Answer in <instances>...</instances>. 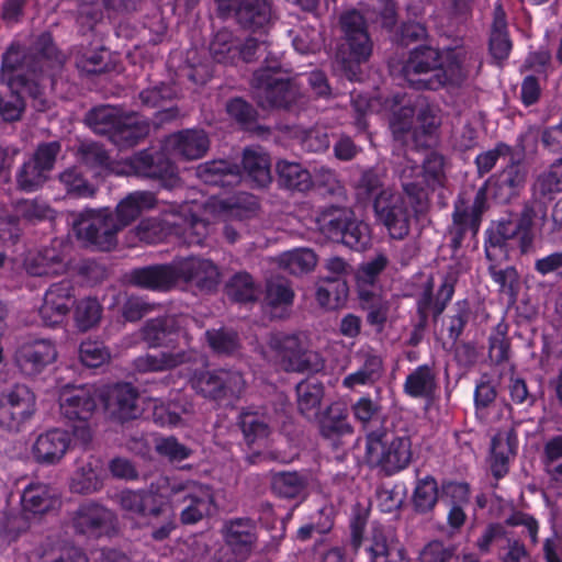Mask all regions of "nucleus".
Wrapping results in <instances>:
<instances>
[{"label":"nucleus","mask_w":562,"mask_h":562,"mask_svg":"<svg viewBox=\"0 0 562 562\" xmlns=\"http://www.w3.org/2000/svg\"><path fill=\"white\" fill-rule=\"evenodd\" d=\"M55 56L56 47L47 33L42 34L29 50L13 44L2 55L0 81L8 86V90L0 93V116L3 121L21 120L25 101L19 90L32 99V106L36 111L43 112L48 108L38 79L49 69Z\"/></svg>","instance_id":"1"},{"label":"nucleus","mask_w":562,"mask_h":562,"mask_svg":"<svg viewBox=\"0 0 562 562\" xmlns=\"http://www.w3.org/2000/svg\"><path fill=\"white\" fill-rule=\"evenodd\" d=\"M340 21L346 43L337 50L335 69L355 81L360 78V64L367 61L372 53L366 22H380L383 27L393 29L397 22L396 5L393 0H369L362 13L346 12Z\"/></svg>","instance_id":"2"},{"label":"nucleus","mask_w":562,"mask_h":562,"mask_svg":"<svg viewBox=\"0 0 562 562\" xmlns=\"http://www.w3.org/2000/svg\"><path fill=\"white\" fill-rule=\"evenodd\" d=\"M385 181L384 168L363 169L355 184L356 198L361 203L371 202L376 221L393 239H403L409 233V211L404 198L386 187Z\"/></svg>","instance_id":"3"},{"label":"nucleus","mask_w":562,"mask_h":562,"mask_svg":"<svg viewBox=\"0 0 562 562\" xmlns=\"http://www.w3.org/2000/svg\"><path fill=\"white\" fill-rule=\"evenodd\" d=\"M251 87L262 109L290 110L302 98L299 85L282 72L277 58H266L265 64L254 72Z\"/></svg>","instance_id":"4"},{"label":"nucleus","mask_w":562,"mask_h":562,"mask_svg":"<svg viewBox=\"0 0 562 562\" xmlns=\"http://www.w3.org/2000/svg\"><path fill=\"white\" fill-rule=\"evenodd\" d=\"M157 490L160 497L168 499L173 507L182 506L180 520L184 525L196 524L212 513L214 496L206 485L160 476Z\"/></svg>","instance_id":"5"},{"label":"nucleus","mask_w":562,"mask_h":562,"mask_svg":"<svg viewBox=\"0 0 562 562\" xmlns=\"http://www.w3.org/2000/svg\"><path fill=\"white\" fill-rule=\"evenodd\" d=\"M412 457V441L406 435L395 436L384 430H374L368 432L366 437L367 463L385 475L395 474L407 468Z\"/></svg>","instance_id":"6"},{"label":"nucleus","mask_w":562,"mask_h":562,"mask_svg":"<svg viewBox=\"0 0 562 562\" xmlns=\"http://www.w3.org/2000/svg\"><path fill=\"white\" fill-rule=\"evenodd\" d=\"M268 347L286 372H318L324 368V360L308 348L301 333H274L268 340Z\"/></svg>","instance_id":"7"},{"label":"nucleus","mask_w":562,"mask_h":562,"mask_svg":"<svg viewBox=\"0 0 562 562\" xmlns=\"http://www.w3.org/2000/svg\"><path fill=\"white\" fill-rule=\"evenodd\" d=\"M488 209L487 187H480L473 196L468 191L459 193L453 204L452 223L448 227L451 247L458 250L468 237H475L483 213Z\"/></svg>","instance_id":"8"},{"label":"nucleus","mask_w":562,"mask_h":562,"mask_svg":"<svg viewBox=\"0 0 562 562\" xmlns=\"http://www.w3.org/2000/svg\"><path fill=\"white\" fill-rule=\"evenodd\" d=\"M321 231L331 240L341 241L355 250H364L370 244V227L355 218L353 212L346 207L329 206L318 216Z\"/></svg>","instance_id":"9"},{"label":"nucleus","mask_w":562,"mask_h":562,"mask_svg":"<svg viewBox=\"0 0 562 562\" xmlns=\"http://www.w3.org/2000/svg\"><path fill=\"white\" fill-rule=\"evenodd\" d=\"M59 408L61 416L72 425V431L76 438L83 443L91 440V429L89 419L97 408V398L94 391L86 385L66 387L59 397Z\"/></svg>","instance_id":"10"},{"label":"nucleus","mask_w":562,"mask_h":562,"mask_svg":"<svg viewBox=\"0 0 562 562\" xmlns=\"http://www.w3.org/2000/svg\"><path fill=\"white\" fill-rule=\"evenodd\" d=\"M79 239L99 250H110L116 243L120 232L114 214L109 209L85 210L75 222Z\"/></svg>","instance_id":"11"},{"label":"nucleus","mask_w":562,"mask_h":562,"mask_svg":"<svg viewBox=\"0 0 562 562\" xmlns=\"http://www.w3.org/2000/svg\"><path fill=\"white\" fill-rule=\"evenodd\" d=\"M191 386L205 398L221 401L239 398L246 390V381L239 371L220 369L194 373Z\"/></svg>","instance_id":"12"},{"label":"nucleus","mask_w":562,"mask_h":562,"mask_svg":"<svg viewBox=\"0 0 562 562\" xmlns=\"http://www.w3.org/2000/svg\"><path fill=\"white\" fill-rule=\"evenodd\" d=\"M35 413V395L24 384H15L0 394V427L19 432Z\"/></svg>","instance_id":"13"},{"label":"nucleus","mask_w":562,"mask_h":562,"mask_svg":"<svg viewBox=\"0 0 562 562\" xmlns=\"http://www.w3.org/2000/svg\"><path fill=\"white\" fill-rule=\"evenodd\" d=\"M126 166L134 176L158 181L166 189L180 186L177 167L161 151L140 150L126 160Z\"/></svg>","instance_id":"14"},{"label":"nucleus","mask_w":562,"mask_h":562,"mask_svg":"<svg viewBox=\"0 0 562 562\" xmlns=\"http://www.w3.org/2000/svg\"><path fill=\"white\" fill-rule=\"evenodd\" d=\"M460 272L459 266H449L436 293L431 277L424 283L416 301L418 316L428 319L431 314L435 322L439 318L454 294Z\"/></svg>","instance_id":"15"},{"label":"nucleus","mask_w":562,"mask_h":562,"mask_svg":"<svg viewBox=\"0 0 562 562\" xmlns=\"http://www.w3.org/2000/svg\"><path fill=\"white\" fill-rule=\"evenodd\" d=\"M475 56L463 47L447 48L440 52L437 72L428 81L429 90H438L445 86H461L470 74Z\"/></svg>","instance_id":"16"},{"label":"nucleus","mask_w":562,"mask_h":562,"mask_svg":"<svg viewBox=\"0 0 562 562\" xmlns=\"http://www.w3.org/2000/svg\"><path fill=\"white\" fill-rule=\"evenodd\" d=\"M57 359V349L50 339L34 338L21 342L13 362L25 378H35Z\"/></svg>","instance_id":"17"},{"label":"nucleus","mask_w":562,"mask_h":562,"mask_svg":"<svg viewBox=\"0 0 562 562\" xmlns=\"http://www.w3.org/2000/svg\"><path fill=\"white\" fill-rule=\"evenodd\" d=\"M223 16H234L247 30L265 29L271 21L272 9L268 0H229L220 3Z\"/></svg>","instance_id":"18"},{"label":"nucleus","mask_w":562,"mask_h":562,"mask_svg":"<svg viewBox=\"0 0 562 562\" xmlns=\"http://www.w3.org/2000/svg\"><path fill=\"white\" fill-rule=\"evenodd\" d=\"M440 52L430 46H419L413 49L402 68L405 81L414 89L429 90L428 81L437 72Z\"/></svg>","instance_id":"19"},{"label":"nucleus","mask_w":562,"mask_h":562,"mask_svg":"<svg viewBox=\"0 0 562 562\" xmlns=\"http://www.w3.org/2000/svg\"><path fill=\"white\" fill-rule=\"evenodd\" d=\"M114 524V514L104 506L87 502L72 514L71 526L76 533L99 538L106 533Z\"/></svg>","instance_id":"20"},{"label":"nucleus","mask_w":562,"mask_h":562,"mask_svg":"<svg viewBox=\"0 0 562 562\" xmlns=\"http://www.w3.org/2000/svg\"><path fill=\"white\" fill-rule=\"evenodd\" d=\"M222 536L225 544L241 561L250 557L258 541L256 522L246 517L226 520Z\"/></svg>","instance_id":"21"},{"label":"nucleus","mask_w":562,"mask_h":562,"mask_svg":"<svg viewBox=\"0 0 562 562\" xmlns=\"http://www.w3.org/2000/svg\"><path fill=\"white\" fill-rule=\"evenodd\" d=\"M74 303V286L70 281L63 280L52 284L45 292L43 304L38 310L42 323L53 327L60 324L69 313Z\"/></svg>","instance_id":"22"},{"label":"nucleus","mask_w":562,"mask_h":562,"mask_svg":"<svg viewBox=\"0 0 562 562\" xmlns=\"http://www.w3.org/2000/svg\"><path fill=\"white\" fill-rule=\"evenodd\" d=\"M138 392L130 383H117L103 395L105 414L113 420L127 422L139 416Z\"/></svg>","instance_id":"23"},{"label":"nucleus","mask_w":562,"mask_h":562,"mask_svg":"<svg viewBox=\"0 0 562 562\" xmlns=\"http://www.w3.org/2000/svg\"><path fill=\"white\" fill-rule=\"evenodd\" d=\"M160 492L157 490V481L150 484L148 490H125L117 495L122 510L142 518H159L165 513V504L159 502Z\"/></svg>","instance_id":"24"},{"label":"nucleus","mask_w":562,"mask_h":562,"mask_svg":"<svg viewBox=\"0 0 562 562\" xmlns=\"http://www.w3.org/2000/svg\"><path fill=\"white\" fill-rule=\"evenodd\" d=\"M177 282L182 280L195 285L201 291H212L220 282V272L217 267L207 259L186 258L176 261Z\"/></svg>","instance_id":"25"},{"label":"nucleus","mask_w":562,"mask_h":562,"mask_svg":"<svg viewBox=\"0 0 562 562\" xmlns=\"http://www.w3.org/2000/svg\"><path fill=\"white\" fill-rule=\"evenodd\" d=\"M69 446V434L59 428H53L37 436L32 446V454L37 463L52 465L64 458Z\"/></svg>","instance_id":"26"},{"label":"nucleus","mask_w":562,"mask_h":562,"mask_svg":"<svg viewBox=\"0 0 562 562\" xmlns=\"http://www.w3.org/2000/svg\"><path fill=\"white\" fill-rule=\"evenodd\" d=\"M440 110L436 105L422 104L415 112L416 121L412 133V143L416 149L430 148L439 139L441 125Z\"/></svg>","instance_id":"27"},{"label":"nucleus","mask_w":562,"mask_h":562,"mask_svg":"<svg viewBox=\"0 0 562 562\" xmlns=\"http://www.w3.org/2000/svg\"><path fill=\"white\" fill-rule=\"evenodd\" d=\"M176 273V261L169 265L147 266L132 270L130 282L143 289L165 292L177 284Z\"/></svg>","instance_id":"28"},{"label":"nucleus","mask_w":562,"mask_h":562,"mask_svg":"<svg viewBox=\"0 0 562 562\" xmlns=\"http://www.w3.org/2000/svg\"><path fill=\"white\" fill-rule=\"evenodd\" d=\"M270 486L279 498L303 501L308 495L310 475L304 471L271 472Z\"/></svg>","instance_id":"29"},{"label":"nucleus","mask_w":562,"mask_h":562,"mask_svg":"<svg viewBox=\"0 0 562 562\" xmlns=\"http://www.w3.org/2000/svg\"><path fill=\"white\" fill-rule=\"evenodd\" d=\"M526 179V167L510 155L506 167L495 178V196L502 202H508L524 189Z\"/></svg>","instance_id":"30"},{"label":"nucleus","mask_w":562,"mask_h":562,"mask_svg":"<svg viewBox=\"0 0 562 562\" xmlns=\"http://www.w3.org/2000/svg\"><path fill=\"white\" fill-rule=\"evenodd\" d=\"M172 151L187 160L200 159L210 148V138L203 130H183L168 138Z\"/></svg>","instance_id":"31"},{"label":"nucleus","mask_w":562,"mask_h":562,"mask_svg":"<svg viewBox=\"0 0 562 562\" xmlns=\"http://www.w3.org/2000/svg\"><path fill=\"white\" fill-rule=\"evenodd\" d=\"M196 176L204 183L218 187H233L243 179L240 167L226 159H216L199 165Z\"/></svg>","instance_id":"32"},{"label":"nucleus","mask_w":562,"mask_h":562,"mask_svg":"<svg viewBox=\"0 0 562 562\" xmlns=\"http://www.w3.org/2000/svg\"><path fill=\"white\" fill-rule=\"evenodd\" d=\"M156 202L155 194L149 191H135L127 194L115 209L114 218L119 229L137 220L143 212L154 209Z\"/></svg>","instance_id":"33"},{"label":"nucleus","mask_w":562,"mask_h":562,"mask_svg":"<svg viewBox=\"0 0 562 562\" xmlns=\"http://www.w3.org/2000/svg\"><path fill=\"white\" fill-rule=\"evenodd\" d=\"M516 453V435L514 430L498 431L491 442L490 464L495 479L504 477L509 469V461Z\"/></svg>","instance_id":"34"},{"label":"nucleus","mask_w":562,"mask_h":562,"mask_svg":"<svg viewBox=\"0 0 562 562\" xmlns=\"http://www.w3.org/2000/svg\"><path fill=\"white\" fill-rule=\"evenodd\" d=\"M438 389L437 372L434 366L422 364L415 368L405 379L403 392L412 397L430 401Z\"/></svg>","instance_id":"35"},{"label":"nucleus","mask_w":562,"mask_h":562,"mask_svg":"<svg viewBox=\"0 0 562 562\" xmlns=\"http://www.w3.org/2000/svg\"><path fill=\"white\" fill-rule=\"evenodd\" d=\"M512 48L513 43L508 34L506 13L502 4L497 3L493 13V22L491 25L488 40V50L492 58L497 64H501L508 58Z\"/></svg>","instance_id":"36"},{"label":"nucleus","mask_w":562,"mask_h":562,"mask_svg":"<svg viewBox=\"0 0 562 562\" xmlns=\"http://www.w3.org/2000/svg\"><path fill=\"white\" fill-rule=\"evenodd\" d=\"M358 356L362 360L360 368L342 380V385L347 389H355L359 385H372L379 381L383 374V360L373 351L361 350Z\"/></svg>","instance_id":"37"},{"label":"nucleus","mask_w":562,"mask_h":562,"mask_svg":"<svg viewBox=\"0 0 562 562\" xmlns=\"http://www.w3.org/2000/svg\"><path fill=\"white\" fill-rule=\"evenodd\" d=\"M149 133V124L135 115L122 116L111 134L110 140L119 148L136 146Z\"/></svg>","instance_id":"38"},{"label":"nucleus","mask_w":562,"mask_h":562,"mask_svg":"<svg viewBox=\"0 0 562 562\" xmlns=\"http://www.w3.org/2000/svg\"><path fill=\"white\" fill-rule=\"evenodd\" d=\"M58 181L66 194L74 199H92L99 187L87 178L79 166H70L58 175Z\"/></svg>","instance_id":"39"},{"label":"nucleus","mask_w":562,"mask_h":562,"mask_svg":"<svg viewBox=\"0 0 562 562\" xmlns=\"http://www.w3.org/2000/svg\"><path fill=\"white\" fill-rule=\"evenodd\" d=\"M396 173L405 194L414 202L420 204L426 199L425 182L419 166L412 159L404 157L397 164Z\"/></svg>","instance_id":"40"},{"label":"nucleus","mask_w":562,"mask_h":562,"mask_svg":"<svg viewBox=\"0 0 562 562\" xmlns=\"http://www.w3.org/2000/svg\"><path fill=\"white\" fill-rule=\"evenodd\" d=\"M193 356L187 351L158 352L144 355L134 360L135 370L140 373L159 372L173 369L180 364L190 362Z\"/></svg>","instance_id":"41"},{"label":"nucleus","mask_w":562,"mask_h":562,"mask_svg":"<svg viewBox=\"0 0 562 562\" xmlns=\"http://www.w3.org/2000/svg\"><path fill=\"white\" fill-rule=\"evenodd\" d=\"M276 169L278 183L284 189L306 192L313 187L311 172L299 162L280 160Z\"/></svg>","instance_id":"42"},{"label":"nucleus","mask_w":562,"mask_h":562,"mask_svg":"<svg viewBox=\"0 0 562 562\" xmlns=\"http://www.w3.org/2000/svg\"><path fill=\"white\" fill-rule=\"evenodd\" d=\"M369 542L366 550L371 562H385L402 547L393 532L380 524L372 525Z\"/></svg>","instance_id":"43"},{"label":"nucleus","mask_w":562,"mask_h":562,"mask_svg":"<svg viewBox=\"0 0 562 562\" xmlns=\"http://www.w3.org/2000/svg\"><path fill=\"white\" fill-rule=\"evenodd\" d=\"M243 176L246 175L257 187L271 181L269 156L259 148H246L243 154Z\"/></svg>","instance_id":"44"},{"label":"nucleus","mask_w":562,"mask_h":562,"mask_svg":"<svg viewBox=\"0 0 562 562\" xmlns=\"http://www.w3.org/2000/svg\"><path fill=\"white\" fill-rule=\"evenodd\" d=\"M546 218L547 205L539 198L533 196L532 200L525 203L519 221L517 222L521 229L520 250L522 254L527 252L531 246V227L536 224L537 221L543 224Z\"/></svg>","instance_id":"45"},{"label":"nucleus","mask_w":562,"mask_h":562,"mask_svg":"<svg viewBox=\"0 0 562 562\" xmlns=\"http://www.w3.org/2000/svg\"><path fill=\"white\" fill-rule=\"evenodd\" d=\"M238 425L248 445L268 438L271 431L269 417L263 412L252 408L240 412Z\"/></svg>","instance_id":"46"},{"label":"nucleus","mask_w":562,"mask_h":562,"mask_svg":"<svg viewBox=\"0 0 562 562\" xmlns=\"http://www.w3.org/2000/svg\"><path fill=\"white\" fill-rule=\"evenodd\" d=\"M324 395L322 383L313 380H305L296 385V402L299 412L306 419H314L318 416L321 402Z\"/></svg>","instance_id":"47"},{"label":"nucleus","mask_w":562,"mask_h":562,"mask_svg":"<svg viewBox=\"0 0 562 562\" xmlns=\"http://www.w3.org/2000/svg\"><path fill=\"white\" fill-rule=\"evenodd\" d=\"M347 295L348 285L344 278H321L316 290V300L321 306L330 310L337 308L346 300Z\"/></svg>","instance_id":"48"},{"label":"nucleus","mask_w":562,"mask_h":562,"mask_svg":"<svg viewBox=\"0 0 562 562\" xmlns=\"http://www.w3.org/2000/svg\"><path fill=\"white\" fill-rule=\"evenodd\" d=\"M213 60L225 66L235 65L240 57L238 40L227 30L218 31L210 44Z\"/></svg>","instance_id":"49"},{"label":"nucleus","mask_w":562,"mask_h":562,"mask_svg":"<svg viewBox=\"0 0 562 562\" xmlns=\"http://www.w3.org/2000/svg\"><path fill=\"white\" fill-rule=\"evenodd\" d=\"M180 328V322L176 316H165L154 318L146 322L143 327V338L151 347H157L166 344L168 337L177 333Z\"/></svg>","instance_id":"50"},{"label":"nucleus","mask_w":562,"mask_h":562,"mask_svg":"<svg viewBox=\"0 0 562 562\" xmlns=\"http://www.w3.org/2000/svg\"><path fill=\"white\" fill-rule=\"evenodd\" d=\"M122 115L119 110L110 105H99L89 110L85 115V123L99 135L111 138Z\"/></svg>","instance_id":"51"},{"label":"nucleus","mask_w":562,"mask_h":562,"mask_svg":"<svg viewBox=\"0 0 562 562\" xmlns=\"http://www.w3.org/2000/svg\"><path fill=\"white\" fill-rule=\"evenodd\" d=\"M532 192L533 196L541 201L542 199L552 200L554 194L562 192V157L538 176L532 186Z\"/></svg>","instance_id":"52"},{"label":"nucleus","mask_w":562,"mask_h":562,"mask_svg":"<svg viewBox=\"0 0 562 562\" xmlns=\"http://www.w3.org/2000/svg\"><path fill=\"white\" fill-rule=\"evenodd\" d=\"M361 306L367 311V322L374 326L378 331H382L387 321L389 304L380 295L367 290H359Z\"/></svg>","instance_id":"53"},{"label":"nucleus","mask_w":562,"mask_h":562,"mask_svg":"<svg viewBox=\"0 0 562 562\" xmlns=\"http://www.w3.org/2000/svg\"><path fill=\"white\" fill-rule=\"evenodd\" d=\"M21 504L25 513H45L52 506L48 485L41 482H31L23 490Z\"/></svg>","instance_id":"54"},{"label":"nucleus","mask_w":562,"mask_h":562,"mask_svg":"<svg viewBox=\"0 0 562 562\" xmlns=\"http://www.w3.org/2000/svg\"><path fill=\"white\" fill-rule=\"evenodd\" d=\"M319 431L324 438L336 440L339 437L351 435L353 428L348 416L340 407H329L327 414L319 422Z\"/></svg>","instance_id":"55"},{"label":"nucleus","mask_w":562,"mask_h":562,"mask_svg":"<svg viewBox=\"0 0 562 562\" xmlns=\"http://www.w3.org/2000/svg\"><path fill=\"white\" fill-rule=\"evenodd\" d=\"M37 562H89L86 553L77 547L42 544L34 550Z\"/></svg>","instance_id":"56"},{"label":"nucleus","mask_w":562,"mask_h":562,"mask_svg":"<svg viewBox=\"0 0 562 562\" xmlns=\"http://www.w3.org/2000/svg\"><path fill=\"white\" fill-rule=\"evenodd\" d=\"M65 269L64 258L55 248L41 250L29 265V271L34 276L59 274Z\"/></svg>","instance_id":"57"},{"label":"nucleus","mask_w":562,"mask_h":562,"mask_svg":"<svg viewBox=\"0 0 562 562\" xmlns=\"http://www.w3.org/2000/svg\"><path fill=\"white\" fill-rule=\"evenodd\" d=\"M75 156L78 161L89 168H109L111 157L109 151L100 143L82 140L76 147Z\"/></svg>","instance_id":"58"},{"label":"nucleus","mask_w":562,"mask_h":562,"mask_svg":"<svg viewBox=\"0 0 562 562\" xmlns=\"http://www.w3.org/2000/svg\"><path fill=\"white\" fill-rule=\"evenodd\" d=\"M415 512L426 514L434 509L438 502V484L435 477L427 475L417 481L413 493Z\"/></svg>","instance_id":"59"},{"label":"nucleus","mask_w":562,"mask_h":562,"mask_svg":"<svg viewBox=\"0 0 562 562\" xmlns=\"http://www.w3.org/2000/svg\"><path fill=\"white\" fill-rule=\"evenodd\" d=\"M422 172L426 187L431 190L443 187L447 181L445 156L438 151H429L424 158Z\"/></svg>","instance_id":"60"},{"label":"nucleus","mask_w":562,"mask_h":562,"mask_svg":"<svg viewBox=\"0 0 562 562\" xmlns=\"http://www.w3.org/2000/svg\"><path fill=\"white\" fill-rule=\"evenodd\" d=\"M45 172L33 159L26 160L16 171V187L24 192H34L48 180Z\"/></svg>","instance_id":"61"},{"label":"nucleus","mask_w":562,"mask_h":562,"mask_svg":"<svg viewBox=\"0 0 562 562\" xmlns=\"http://www.w3.org/2000/svg\"><path fill=\"white\" fill-rule=\"evenodd\" d=\"M492 280L498 285V291L515 300L520 289V276L514 266H488Z\"/></svg>","instance_id":"62"},{"label":"nucleus","mask_w":562,"mask_h":562,"mask_svg":"<svg viewBox=\"0 0 562 562\" xmlns=\"http://www.w3.org/2000/svg\"><path fill=\"white\" fill-rule=\"evenodd\" d=\"M316 262V255L307 248L294 249L280 257V266L291 274L306 273L314 269Z\"/></svg>","instance_id":"63"},{"label":"nucleus","mask_w":562,"mask_h":562,"mask_svg":"<svg viewBox=\"0 0 562 562\" xmlns=\"http://www.w3.org/2000/svg\"><path fill=\"white\" fill-rule=\"evenodd\" d=\"M265 300L271 307H289L293 304L294 291L288 280L272 278L267 281Z\"/></svg>","instance_id":"64"}]
</instances>
